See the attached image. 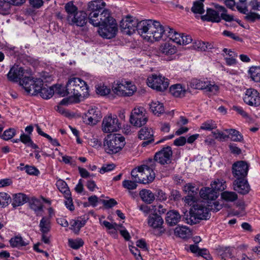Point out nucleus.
<instances>
[{
  "label": "nucleus",
  "mask_w": 260,
  "mask_h": 260,
  "mask_svg": "<svg viewBox=\"0 0 260 260\" xmlns=\"http://www.w3.org/2000/svg\"><path fill=\"white\" fill-rule=\"evenodd\" d=\"M10 243L12 247L20 248L28 245L27 241L23 240L20 236H15L10 240Z\"/></svg>",
  "instance_id": "37998d69"
},
{
  "label": "nucleus",
  "mask_w": 260,
  "mask_h": 260,
  "mask_svg": "<svg viewBox=\"0 0 260 260\" xmlns=\"http://www.w3.org/2000/svg\"><path fill=\"white\" fill-rule=\"evenodd\" d=\"M24 169L29 175H37L39 173V170L35 167L26 165Z\"/></svg>",
  "instance_id": "69168bd1"
},
{
  "label": "nucleus",
  "mask_w": 260,
  "mask_h": 260,
  "mask_svg": "<svg viewBox=\"0 0 260 260\" xmlns=\"http://www.w3.org/2000/svg\"><path fill=\"white\" fill-rule=\"evenodd\" d=\"M57 93L61 96L66 95L73 98L74 103H79L89 95V88L86 83L81 78L72 77L69 79L66 89L62 91L58 90Z\"/></svg>",
  "instance_id": "f257e3e1"
},
{
  "label": "nucleus",
  "mask_w": 260,
  "mask_h": 260,
  "mask_svg": "<svg viewBox=\"0 0 260 260\" xmlns=\"http://www.w3.org/2000/svg\"><path fill=\"white\" fill-rule=\"evenodd\" d=\"M40 96L44 99L51 98L54 94V90L45 85L39 92Z\"/></svg>",
  "instance_id": "09e8293b"
},
{
  "label": "nucleus",
  "mask_w": 260,
  "mask_h": 260,
  "mask_svg": "<svg viewBox=\"0 0 260 260\" xmlns=\"http://www.w3.org/2000/svg\"><path fill=\"white\" fill-rule=\"evenodd\" d=\"M249 167L244 161H238L232 166L233 176L237 179L245 178L247 175Z\"/></svg>",
  "instance_id": "dca6fc26"
},
{
  "label": "nucleus",
  "mask_w": 260,
  "mask_h": 260,
  "mask_svg": "<svg viewBox=\"0 0 260 260\" xmlns=\"http://www.w3.org/2000/svg\"><path fill=\"white\" fill-rule=\"evenodd\" d=\"M193 48L198 51H205L208 49H211L213 48V45L209 42L201 41H196L193 43Z\"/></svg>",
  "instance_id": "e433bc0d"
},
{
  "label": "nucleus",
  "mask_w": 260,
  "mask_h": 260,
  "mask_svg": "<svg viewBox=\"0 0 260 260\" xmlns=\"http://www.w3.org/2000/svg\"><path fill=\"white\" fill-rule=\"evenodd\" d=\"M150 109L154 115L158 116L165 112L163 104L158 101L152 102L150 104Z\"/></svg>",
  "instance_id": "4c0bfd02"
},
{
  "label": "nucleus",
  "mask_w": 260,
  "mask_h": 260,
  "mask_svg": "<svg viewBox=\"0 0 260 260\" xmlns=\"http://www.w3.org/2000/svg\"><path fill=\"white\" fill-rule=\"evenodd\" d=\"M156 163L152 159H149L145 164L134 169L131 172V175L136 182L144 184L151 183L155 178L154 171L155 170Z\"/></svg>",
  "instance_id": "f03ea898"
},
{
  "label": "nucleus",
  "mask_w": 260,
  "mask_h": 260,
  "mask_svg": "<svg viewBox=\"0 0 260 260\" xmlns=\"http://www.w3.org/2000/svg\"><path fill=\"white\" fill-rule=\"evenodd\" d=\"M67 21L71 25L84 26L87 22V14L83 11H79Z\"/></svg>",
  "instance_id": "6ab92c4d"
},
{
  "label": "nucleus",
  "mask_w": 260,
  "mask_h": 260,
  "mask_svg": "<svg viewBox=\"0 0 260 260\" xmlns=\"http://www.w3.org/2000/svg\"><path fill=\"white\" fill-rule=\"evenodd\" d=\"M34 78L29 77H25L22 80L20 81V85L22 86L25 91L28 93L31 94L35 90Z\"/></svg>",
  "instance_id": "c756f323"
},
{
  "label": "nucleus",
  "mask_w": 260,
  "mask_h": 260,
  "mask_svg": "<svg viewBox=\"0 0 260 260\" xmlns=\"http://www.w3.org/2000/svg\"><path fill=\"white\" fill-rule=\"evenodd\" d=\"M27 197L22 193H16L13 195L12 205L14 208L23 205L27 201Z\"/></svg>",
  "instance_id": "72a5a7b5"
},
{
  "label": "nucleus",
  "mask_w": 260,
  "mask_h": 260,
  "mask_svg": "<svg viewBox=\"0 0 260 260\" xmlns=\"http://www.w3.org/2000/svg\"><path fill=\"white\" fill-rule=\"evenodd\" d=\"M115 167L114 164L104 165L101 168L100 172L101 174H104L106 172H108L113 170Z\"/></svg>",
  "instance_id": "338daca9"
},
{
  "label": "nucleus",
  "mask_w": 260,
  "mask_h": 260,
  "mask_svg": "<svg viewBox=\"0 0 260 260\" xmlns=\"http://www.w3.org/2000/svg\"><path fill=\"white\" fill-rule=\"evenodd\" d=\"M191 10L194 14H203L205 12L203 3L199 1L194 2Z\"/></svg>",
  "instance_id": "3c124183"
},
{
  "label": "nucleus",
  "mask_w": 260,
  "mask_h": 260,
  "mask_svg": "<svg viewBox=\"0 0 260 260\" xmlns=\"http://www.w3.org/2000/svg\"><path fill=\"white\" fill-rule=\"evenodd\" d=\"M170 36H171L170 40L179 45H186L192 41L191 36L185 34L178 33L174 29Z\"/></svg>",
  "instance_id": "aec40b11"
},
{
  "label": "nucleus",
  "mask_w": 260,
  "mask_h": 260,
  "mask_svg": "<svg viewBox=\"0 0 260 260\" xmlns=\"http://www.w3.org/2000/svg\"><path fill=\"white\" fill-rule=\"evenodd\" d=\"M110 89L104 85H99L96 87V92L101 95H106L110 93Z\"/></svg>",
  "instance_id": "680f3d73"
},
{
  "label": "nucleus",
  "mask_w": 260,
  "mask_h": 260,
  "mask_svg": "<svg viewBox=\"0 0 260 260\" xmlns=\"http://www.w3.org/2000/svg\"><path fill=\"white\" fill-rule=\"evenodd\" d=\"M221 198L226 202H234L237 200V194L233 191H225L221 194Z\"/></svg>",
  "instance_id": "de8ad7c7"
},
{
  "label": "nucleus",
  "mask_w": 260,
  "mask_h": 260,
  "mask_svg": "<svg viewBox=\"0 0 260 260\" xmlns=\"http://www.w3.org/2000/svg\"><path fill=\"white\" fill-rule=\"evenodd\" d=\"M11 4L9 1H0V14L7 15L10 13Z\"/></svg>",
  "instance_id": "8fccbe9b"
},
{
  "label": "nucleus",
  "mask_w": 260,
  "mask_h": 260,
  "mask_svg": "<svg viewBox=\"0 0 260 260\" xmlns=\"http://www.w3.org/2000/svg\"><path fill=\"white\" fill-rule=\"evenodd\" d=\"M139 138L141 140H146L142 143L143 147H145L154 141L153 132L149 127L142 128L139 132Z\"/></svg>",
  "instance_id": "5701e85b"
},
{
  "label": "nucleus",
  "mask_w": 260,
  "mask_h": 260,
  "mask_svg": "<svg viewBox=\"0 0 260 260\" xmlns=\"http://www.w3.org/2000/svg\"><path fill=\"white\" fill-rule=\"evenodd\" d=\"M171 93L174 96L181 98L185 95L186 90L180 84H176L172 85L170 87Z\"/></svg>",
  "instance_id": "473e14b6"
},
{
  "label": "nucleus",
  "mask_w": 260,
  "mask_h": 260,
  "mask_svg": "<svg viewBox=\"0 0 260 260\" xmlns=\"http://www.w3.org/2000/svg\"><path fill=\"white\" fill-rule=\"evenodd\" d=\"M200 195L204 200L214 201L218 197L219 193L212 187H204L200 190Z\"/></svg>",
  "instance_id": "a878e982"
},
{
  "label": "nucleus",
  "mask_w": 260,
  "mask_h": 260,
  "mask_svg": "<svg viewBox=\"0 0 260 260\" xmlns=\"http://www.w3.org/2000/svg\"><path fill=\"white\" fill-rule=\"evenodd\" d=\"M24 74V70L23 68L14 64L8 73L7 77L9 81L17 82L20 81Z\"/></svg>",
  "instance_id": "4be33fe9"
},
{
  "label": "nucleus",
  "mask_w": 260,
  "mask_h": 260,
  "mask_svg": "<svg viewBox=\"0 0 260 260\" xmlns=\"http://www.w3.org/2000/svg\"><path fill=\"white\" fill-rule=\"evenodd\" d=\"M105 6L106 3L102 0L92 1L88 3L87 10L90 12H101Z\"/></svg>",
  "instance_id": "cd10ccee"
},
{
  "label": "nucleus",
  "mask_w": 260,
  "mask_h": 260,
  "mask_svg": "<svg viewBox=\"0 0 260 260\" xmlns=\"http://www.w3.org/2000/svg\"><path fill=\"white\" fill-rule=\"evenodd\" d=\"M140 197L142 200L147 203L151 204L155 199L154 194L148 189H143L140 191Z\"/></svg>",
  "instance_id": "f704fd0d"
},
{
  "label": "nucleus",
  "mask_w": 260,
  "mask_h": 260,
  "mask_svg": "<svg viewBox=\"0 0 260 260\" xmlns=\"http://www.w3.org/2000/svg\"><path fill=\"white\" fill-rule=\"evenodd\" d=\"M209 216V209L202 204L197 203L193 205L189 212V215L183 217V220L189 224H196L200 220L206 219Z\"/></svg>",
  "instance_id": "423d86ee"
},
{
  "label": "nucleus",
  "mask_w": 260,
  "mask_h": 260,
  "mask_svg": "<svg viewBox=\"0 0 260 260\" xmlns=\"http://www.w3.org/2000/svg\"><path fill=\"white\" fill-rule=\"evenodd\" d=\"M102 118L100 111L97 108H91L83 116V122L88 125H95Z\"/></svg>",
  "instance_id": "2eb2a0df"
},
{
  "label": "nucleus",
  "mask_w": 260,
  "mask_h": 260,
  "mask_svg": "<svg viewBox=\"0 0 260 260\" xmlns=\"http://www.w3.org/2000/svg\"><path fill=\"white\" fill-rule=\"evenodd\" d=\"M129 120L135 126L140 127L145 125L148 121L145 108L143 107L135 108L131 112Z\"/></svg>",
  "instance_id": "1a4fd4ad"
},
{
  "label": "nucleus",
  "mask_w": 260,
  "mask_h": 260,
  "mask_svg": "<svg viewBox=\"0 0 260 260\" xmlns=\"http://www.w3.org/2000/svg\"><path fill=\"white\" fill-rule=\"evenodd\" d=\"M244 102L247 105L251 106H258L260 105V96L258 91L253 88L247 89L243 96Z\"/></svg>",
  "instance_id": "f3484780"
},
{
  "label": "nucleus",
  "mask_w": 260,
  "mask_h": 260,
  "mask_svg": "<svg viewBox=\"0 0 260 260\" xmlns=\"http://www.w3.org/2000/svg\"><path fill=\"white\" fill-rule=\"evenodd\" d=\"M121 124L116 115H109L104 117L102 122V130L104 133H110L118 131Z\"/></svg>",
  "instance_id": "f8f14e48"
},
{
  "label": "nucleus",
  "mask_w": 260,
  "mask_h": 260,
  "mask_svg": "<svg viewBox=\"0 0 260 260\" xmlns=\"http://www.w3.org/2000/svg\"><path fill=\"white\" fill-rule=\"evenodd\" d=\"M181 196L180 192L177 190H172L171 192L170 199L174 201H179L181 199Z\"/></svg>",
  "instance_id": "774afa93"
},
{
  "label": "nucleus",
  "mask_w": 260,
  "mask_h": 260,
  "mask_svg": "<svg viewBox=\"0 0 260 260\" xmlns=\"http://www.w3.org/2000/svg\"><path fill=\"white\" fill-rule=\"evenodd\" d=\"M43 205L38 199L32 197L30 201V207L36 213L37 216L41 215L43 211Z\"/></svg>",
  "instance_id": "2f4dec72"
},
{
  "label": "nucleus",
  "mask_w": 260,
  "mask_h": 260,
  "mask_svg": "<svg viewBox=\"0 0 260 260\" xmlns=\"http://www.w3.org/2000/svg\"><path fill=\"white\" fill-rule=\"evenodd\" d=\"M210 205H208V209L213 212H217L222 208V205L220 204L218 202H214L212 203H210Z\"/></svg>",
  "instance_id": "0e129e2a"
},
{
  "label": "nucleus",
  "mask_w": 260,
  "mask_h": 260,
  "mask_svg": "<svg viewBox=\"0 0 260 260\" xmlns=\"http://www.w3.org/2000/svg\"><path fill=\"white\" fill-rule=\"evenodd\" d=\"M35 84V90L34 92H31L32 95H36L40 92L43 87L45 86L43 84V80L40 78L34 79ZM34 88V87H33Z\"/></svg>",
  "instance_id": "5fc2aeb1"
},
{
  "label": "nucleus",
  "mask_w": 260,
  "mask_h": 260,
  "mask_svg": "<svg viewBox=\"0 0 260 260\" xmlns=\"http://www.w3.org/2000/svg\"><path fill=\"white\" fill-rule=\"evenodd\" d=\"M15 131L13 128H9L5 131L2 136V138L5 140H8L12 138L15 135Z\"/></svg>",
  "instance_id": "bf43d9fd"
},
{
  "label": "nucleus",
  "mask_w": 260,
  "mask_h": 260,
  "mask_svg": "<svg viewBox=\"0 0 260 260\" xmlns=\"http://www.w3.org/2000/svg\"><path fill=\"white\" fill-rule=\"evenodd\" d=\"M84 244V241L81 239L76 240L69 239V246L74 249H78Z\"/></svg>",
  "instance_id": "6e6d98bb"
},
{
  "label": "nucleus",
  "mask_w": 260,
  "mask_h": 260,
  "mask_svg": "<svg viewBox=\"0 0 260 260\" xmlns=\"http://www.w3.org/2000/svg\"><path fill=\"white\" fill-rule=\"evenodd\" d=\"M137 24L138 19L131 16H127L120 21V28L123 34L131 35L136 30Z\"/></svg>",
  "instance_id": "ddd939ff"
},
{
  "label": "nucleus",
  "mask_w": 260,
  "mask_h": 260,
  "mask_svg": "<svg viewBox=\"0 0 260 260\" xmlns=\"http://www.w3.org/2000/svg\"><path fill=\"white\" fill-rule=\"evenodd\" d=\"M11 201L10 195L6 192H0V206L6 207L9 205Z\"/></svg>",
  "instance_id": "864d4df0"
},
{
  "label": "nucleus",
  "mask_w": 260,
  "mask_h": 260,
  "mask_svg": "<svg viewBox=\"0 0 260 260\" xmlns=\"http://www.w3.org/2000/svg\"><path fill=\"white\" fill-rule=\"evenodd\" d=\"M137 88L132 82L122 81L113 87V90L117 95L124 96H130L136 91Z\"/></svg>",
  "instance_id": "9b49d317"
},
{
  "label": "nucleus",
  "mask_w": 260,
  "mask_h": 260,
  "mask_svg": "<svg viewBox=\"0 0 260 260\" xmlns=\"http://www.w3.org/2000/svg\"><path fill=\"white\" fill-rule=\"evenodd\" d=\"M100 12H90L88 15V20L90 23L94 26H98L103 21L109 18L111 16L110 12L107 9H104L99 14Z\"/></svg>",
  "instance_id": "a211bd4d"
},
{
  "label": "nucleus",
  "mask_w": 260,
  "mask_h": 260,
  "mask_svg": "<svg viewBox=\"0 0 260 260\" xmlns=\"http://www.w3.org/2000/svg\"><path fill=\"white\" fill-rule=\"evenodd\" d=\"M56 185L58 190L63 194V196H68L71 193L67 183L63 180H58L56 181Z\"/></svg>",
  "instance_id": "c03bdc74"
},
{
  "label": "nucleus",
  "mask_w": 260,
  "mask_h": 260,
  "mask_svg": "<svg viewBox=\"0 0 260 260\" xmlns=\"http://www.w3.org/2000/svg\"><path fill=\"white\" fill-rule=\"evenodd\" d=\"M86 222V221L84 219L72 220L70 221V229L77 234L79 233L81 228L85 225Z\"/></svg>",
  "instance_id": "ea45409f"
},
{
  "label": "nucleus",
  "mask_w": 260,
  "mask_h": 260,
  "mask_svg": "<svg viewBox=\"0 0 260 260\" xmlns=\"http://www.w3.org/2000/svg\"><path fill=\"white\" fill-rule=\"evenodd\" d=\"M233 185L234 189L242 194L248 193L250 190V186L245 178L236 179Z\"/></svg>",
  "instance_id": "b1692460"
},
{
  "label": "nucleus",
  "mask_w": 260,
  "mask_h": 260,
  "mask_svg": "<svg viewBox=\"0 0 260 260\" xmlns=\"http://www.w3.org/2000/svg\"><path fill=\"white\" fill-rule=\"evenodd\" d=\"M217 127L215 121L212 120H208L203 122L200 127V129L205 131H212Z\"/></svg>",
  "instance_id": "603ef678"
},
{
  "label": "nucleus",
  "mask_w": 260,
  "mask_h": 260,
  "mask_svg": "<svg viewBox=\"0 0 260 260\" xmlns=\"http://www.w3.org/2000/svg\"><path fill=\"white\" fill-rule=\"evenodd\" d=\"M222 260H232L233 250L230 248H222L218 251Z\"/></svg>",
  "instance_id": "49530a36"
},
{
  "label": "nucleus",
  "mask_w": 260,
  "mask_h": 260,
  "mask_svg": "<svg viewBox=\"0 0 260 260\" xmlns=\"http://www.w3.org/2000/svg\"><path fill=\"white\" fill-rule=\"evenodd\" d=\"M172 150L170 146L164 147L161 150L156 153L154 158L155 162H157L161 165L168 164L171 162Z\"/></svg>",
  "instance_id": "4468645a"
},
{
  "label": "nucleus",
  "mask_w": 260,
  "mask_h": 260,
  "mask_svg": "<svg viewBox=\"0 0 260 260\" xmlns=\"http://www.w3.org/2000/svg\"><path fill=\"white\" fill-rule=\"evenodd\" d=\"M98 26L99 34L105 39H110L114 38L118 31L116 20L111 16Z\"/></svg>",
  "instance_id": "0eeeda50"
},
{
  "label": "nucleus",
  "mask_w": 260,
  "mask_h": 260,
  "mask_svg": "<svg viewBox=\"0 0 260 260\" xmlns=\"http://www.w3.org/2000/svg\"><path fill=\"white\" fill-rule=\"evenodd\" d=\"M40 230L42 233H48L51 230V220L49 217L44 216L40 220Z\"/></svg>",
  "instance_id": "58836bf2"
},
{
  "label": "nucleus",
  "mask_w": 260,
  "mask_h": 260,
  "mask_svg": "<svg viewBox=\"0 0 260 260\" xmlns=\"http://www.w3.org/2000/svg\"><path fill=\"white\" fill-rule=\"evenodd\" d=\"M159 49L161 53L166 55H173L177 52L176 46L169 42L162 44Z\"/></svg>",
  "instance_id": "7c9ffc66"
},
{
  "label": "nucleus",
  "mask_w": 260,
  "mask_h": 260,
  "mask_svg": "<svg viewBox=\"0 0 260 260\" xmlns=\"http://www.w3.org/2000/svg\"><path fill=\"white\" fill-rule=\"evenodd\" d=\"M245 19L250 22H254L256 19H260V15L254 12H249L245 14Z\"/></svg>",
  "instance_id": "052dcab7"
},
{
  "label": "nucleus",
  "mask_w": 260,
  "mask_h": 260,
  "mask_svg": "<svg viewBox=\"0 0 260 260\" xmlns=\"http://www.w3.org/2000/svg\"><path fill=\"white\" fill-rule=\"evenodd\" d=\"M164 223L162 217L157 214L149 215L148 218V225L153 229H160Z\"/></svg>",
  "instance_id": "c85d7f7f"
},
{
  "label": "nucleus",
  "mask_w": 260,
  "mask_h": 260,
  "mask_svg": "<svg viewBox=\"0 0 260 260\" xmlns=\"http://www.w3.org/2000/svg\"><path fill=\"white\" fill-rule=\"evenodd\" d=\"M174 233L176 236L182 239L187 238L191 235L190 230L186 226H177L174 230Z\"/></svg>",
  "instance_id": "c9c22d12"
},
{
  "label": "nucleus",
  "mask_w": 260,
  "mask_h": 260,
  "mask_svg": "<svg viewBox=\"0 0 260 260\" xmlns=\"http://www.w3.org/2000/svg\"><path fill=\"white\" fill-rule=\"evenodd\" d=\"M189 250L197 256H202L207 260L212 259V257L209 254V251L206 248H200L197 244L190 245Z\"/></svg>",
  "instance_id": "393cba45"
},
{
  "label": "nucleus",
  "mask_w": 260,
  "mask_h": 260,
  "mask_svg": "<svg viewBox=\"0 0 260 260\" xmlns=\"http://www.w3.org/2000/svg\"><path fill=\"white\" fill-rule=\"evenodd\" d=\"M188 85L192 88L205 90L210 95H215L219 91V87L215 84H212L210 82L202 81L198 79H192Z\"/></svg>",
  "instance_id": "6e6552de"
},
{
  "label": "nucleus",
  "mask_w": 260,
  "mask_h": 260,
  "mask_svg": "<svg viewBox=\"0 0 260 260\" xmlns=\"http://www.w3.org/2000/svg\"><path fill=\"white\" fill-rule=\"evenodd\" d=\"M153 21L151 19L139 21L138 20V24H137V29L138 34L140 35L144 39L147 41V37L149 36L150 28H151Z\"/></svg>",
  "instance_id": "412c9836"
},
{
  "label": "nucleus",
  "mask_w": 260,
  "mask_h": 260,
  "mask_svg": "<svg viewBox=\"0 0 260 260\" xmlns=\"http://www.w3.org/2000/svg\"><path fill=\"white\" fill-rule=\"evenodd\" d=\"M125 144V138L119 134L108 135L104 142L105 151L109 154H115L122 150Z\"/></svg>",
  "instance_id": "20e7f679"
},
{
  "label": "nucleus",
  "mask_w": 260,
  "mask_h": 260,
  "mask_svg": "<svg viewBox=\"0 0 260 260\" xmlns=\"http://www.w3.org/2000/svg\"><path fill=\"white\" fill-rule=\"evenodd\" d=\"M147 84L151 88L159 91H164L169 86L168 79L155 74L152 75L147 78Z\"/></svg>",
  "instance_id": "9d476101"
},
{
  "label": "nucleus",
  "mask_w": 260,
  "mask_h": 260,
  "mask_svg": "<svg viewBox=\"0 0 260 260\" xmlns=\"http://www.w3.org/2000/svg\"><path fill=\"white\" fill-rule=\"evenodd\" d=\"M236 8L240 12L243 14H247L248 11L247 3L244 1L243 2H238L236 5Z\"/></svg>",
  "instance_id": "e2e57ef3"
},
{
  "label": "nucleus",
  "mask_w": 260,
  "mask_h": 260,
  "mask_svg": "<svg viewBox=\"0 0 260 260\" xmlns=\"http://www.w3.org/2000/svg\"><path fill=\"white\" fill-rule=\"evenodd\" d=\"M137 182L135 179H134V181L125 180L122 182V186L125 188L133 190L136 188L137 186Z\"/></svg>",
  "instance_id": "4d7b16f0"
},
{
  "label": "nucleus",
  "mask_w": 260,
  "mask_h": 260,
  "mask_svg": "<svg viewBox=\"0 0 260 260\" xmlns=\"http://www.w3.org/2000/svg\"><path fill=\"white\" fill-rule=\"evenodd\" d=\"M181 217L178 211L174 210H170L166 214V222L170 226H174L180 221Z\"/></svg>",
  "instance_id": "bb28decb"
},
{
  "label": "nucleus",
  "mask_w": 260,
  "mask_h": 260,
  "mask_svg": "<svg viewBox=\"0 0 260 260\" xmlns=\"http://www.w3.org/2000/svg\"><path fill=\"white\" fill-rule=\"evenodd\" d=\"M224 131L229 134V135H228L229 138L233 141L241 142L243 140V136L239 132L235 129H225Z\"/></svg>",
  "instance_id": "79ce46f5"
},
{
  "label": "nucleus",
  "mask_w": 260,
  "mask_h": 260,
  "mask_svg": "<svg viewBox=\"0 0 260 260\" xmlns=\"http://www.w3.org/2000/svg\"><path fill=\"white\" fill-rule=\"evenodd\" d=\"M215 8L216 10L207 9L206 14L202 16V19L212 22H219L221 19L228 22L235 20L239 23L240 21L239 19L234 20L233 15L228 14L224 7L217 4L215 5Z\"/></svg>",
  "instance_id": "7ed1b4c3"
},
{
  "label": "nucleus",
  "mask_w": 260,
  "mask_h": 260,
  "mask_svg": "<svg viewBox=\"0 0 260 260\" xmlns=\"http://www.w3.org/2000/svg\"><path fill=\"white\" fill-rule=\"evenodd\" d=\"M211 187L216 191H222L224 190L226 187L225 181L223 179H215L210 184Z\"/></svg>",
  "instance_id": "a18cd8bd"
},
{
  "label": "nucleus",
  "mask_w": 260,
  "mask_h": 260,
  "mask_svg": "<svg viewBox=\"0 0 260 260\" xmlns=\"http://www.w3.org/2000/svg\"><path fill=\"white\" fill-rule=\"evenodd\" d=\"M173 29L168 26H164L159 22L153 21V23L149 31V36H146L147 41L152 42L159 41L161 39L166 40L167 38L170 40V35L173 31Z\"/></svg>",
  "instance_id": "39448f33"
},
{
  "label": "nucleus",
  "mask_w": 260,
  "mask_h": 260,
  "mask_svg": "<svg viewBox=\"0 0 260 260\" xmlns=\"http://www.w3.org/2000/svg\"><path fill=\"white\" fill-rule=\"evenodd\" d=\"M66 199L64 204L66 207L70 211H74L75 209L74 205L73 203V199L71 197V193L68 196H64Z\"/></svg>",
  "instance_id": "13d9d810"
},
{
  "label": "nucleus",
  "mask_w": 260,
  "mask_h": 260,
  "mask_svg": "<svg viewBox=\"0 0 260 260\" xmlns=\"http://www.w3.org/2000/svg\"><path fill=\"white\" fill-rule=\"evenodd\" d=\"M64 9L68 14L66 18L67 21L79 11L78 8L73 4L72 1L69 2L65 5Z\"/></svg>",
  "instance_id": "a19ab883"
}]
</instances>
